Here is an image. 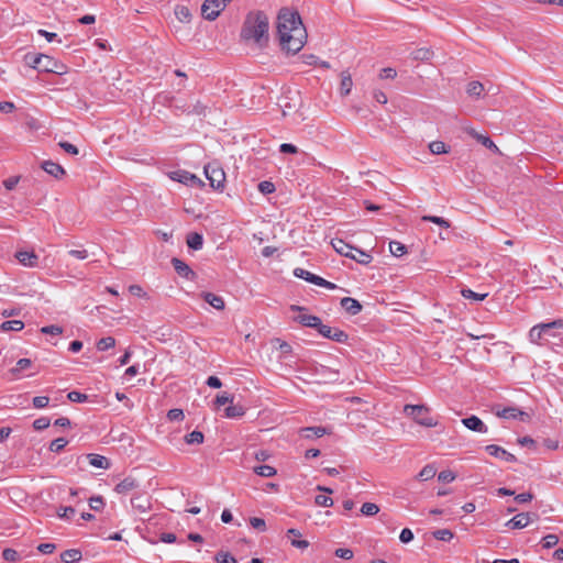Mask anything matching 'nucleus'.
<instances>
[{
	"mask_svg": "<svg viewBox=\"0 0 563 563\" xmlns=\"http://www.w3.org/2000/svg\"><path fill=\"white\" fill-rule=\"evenodd\" d=\"M277 34L282 48L291 54L298 53L303 47L307 38V32L300 15L288 9H282L278 13Z\"/></svg>",
	"mask_w": 563,
	"mask_h": 563,
	"instance_id": "f257e3e1",
	"label": "nucleus"
},
{
	"mask_svg": "<svg viewBox=\"0 0 563 563\" xmlns=\"http://www.w3.org/2000/svg\"><path fill=\"white\" fill-rule=\"evenodd\" d=\"M269 21L263 11H251L246 14L241 29V40L253 42L263 47L268 42Z\"/></svg>",
	"mask_w": 563,
	"mask_h": 563,
	"instance_id": "f03ea898",
	"label": "nucleus"
},
{
	"mask_svg": "<svg viewBox=\"0 0 563 563\" xmlns=\"http://www.w3.org/2000/svg\"><path fill=\"white\" fill-rule=\"evenodd\" d=\"M563 329V320L558 319L547 323L533 325L528 333V339L532 344L543 345L558 336V330Z\"/></svg>",
	"mask_w": 563,
	"mask_h": 563,
	"instance_id": "7ed1b4c3",
	"label": "nucleus"
},
{
	"mask_svg": "<svg viewBox=\"0 0 563 563\" xmlns=\"http://www.w3.org/2000/svg\"><path fill=\"white\" fill-rule=\"evenodd\" d=\"M331 244L335 252L343 256L350 257L362 265H368L373 261V256L369 253L353 247L341 239L332 240Z\"/></svg>",
	"mask_w": 563,
	"mask_h": 563,
	"instance_id": "20e7f679",
	"label": "nucleus"
},
{
	"mask_svg": "<svg viewBox=\"0 0 563 563\" xmlns=\"http://www.w3.org/2000/svg\"><path fill=\"white\" fill-rule=\"evenodd\" d=\"M404 412L420 426L431 428L438 424V421L429 415V408L423 405H406Z\"/></svg>",
	"mask_w": 563,
	"mask_h": 563,
	"instance_id": "39448f33",
	"label": "nucleus"
},
{
	"mask_svg": "<svg viewBox=\"0 0 563 563\" xmlns=\"http://www.w3.org/2000/svg\"><path fill=\"white\" fill-rule=\"evenodd\" d=\"M26 62L32 68L37 69L38 71L58 73L57 62L48 55H27Z\"/></svg>",
	"mask_w": 563,
	"mask_h": 563,
	"instance_id": "423d86ee",
	"label": "nucleus"
},
{
	"mask_svg": "<svg viewBox=\"0 0 563 563\" xmlns=\"http://www.w3.org/2000/svg\"><path fill=\"white\" fill-rule=\"evenodd\" d=\"M205 175L210 186L216 190H223L225 174L217 163H209L205 166Z\"/></svg>",
	"mask_w": 563,
	"mask_h": 563,
	"instance_id": "0eeeda50",
	"label": "nucleus"
},
{
	"mask_svg": "<svg viewBox=\"0 0 563 563\" xmlns=\"http://www.w3.org/2000/svg\"><path fill=\"white\" fill-rule=\"evenodd\" d=\"M225 8V0H205L201 5V15L208 21H214Z\"/></svg>",
	"mask_w": 563,
	"mask_h": 563,
	"instance_id": "6e6552de",
	"label": "nucleus"
},
{
	"mask_svg": "<svg viewBox=\"0 0 563 563\" xmlns=\"http://www.w3.org/2000/svg\"><path fill=\"white\" fill-rule=\"evenodd\" d=\"M317 330L322 336L338 343H345L349 339V335L344 331L336 328L333 329L327 324H323L322 322Z\"/></svg>",
	"mask_w": 563,
	"mask_h": 563,
	"instance_id": "1a4fd4ad",
	"label": "nucleus"
},
{
	"mask_svg": "<svg viewBox=\"0 0 563 563\" xmlns=\"http://www.w3.org/2000/svg\"><path fill=\"white\" fill-rule=\"evenodd\" d=\"M538 518L537 514L521 512L512 517L506 522V526L510 529H522L527 527L531 521Z\"/></svg>",
	"mask_w": 563,
	"mask_h": 563,
	"instance_id": "9d476101",
	"label": "nucleus"
},
{
	"mask_svg": "<svg viewBox=\"0 0 563 563\" xmlns=\"http://www.w3.org/2000/svg\"><path fill=\"white\" fill-rule=\"evenodd\" d=\"M485 451L496 457L500 459L510 463H514L517 461L516 456L511 454L510 452L506 451L504 448L496 445V444H489L485 446Z\"/></svg>",
	"mask_w": 563,
	"mask_h": 563,
	"instance_id": "9b49d317",
	"label": "nucleus"
},
{
	"mask_svg": "<svg viewBox=\"0 0 563 563\" xmlns=\"http://www.w3.org/2000/svg\"><path fill=\"white\" fill-rule=\"evenodd\" d=\"M172 264H173L175 272L179 276H181L186 279H189V280L195 279L196 273L184 261L174 257L172 260Z\"/></svg>",
	"mask_w": 563,
	"mask_h": 563,
	"instance_id": "f8f14e48",
	"label": "nucleus"
},
{
	"mask_svg": "<svg viewBox=\"0 0 563 563\" xmlns=\"http://www.w3.org/2000/svg\"><path fill=\"white\" fill-rule=\"evenodd\" d=\"M286 536L294 548L306 550L309 547V541L301 539L302 534L298 529H288Z\"/></svg>",
	"mask_w": 563,
	"mask_h": 563,
	"instance_id": "ddd939ff",
	"label": "nucleus"
},
{
	"mask_svg": "<svg viewBox=\"0 0 563 563\" xmlns=\"http://www.w3.org/2000/svg\"><path fill=\"white\" fill-rule=\"evenodd\" d=\"M41 167L44 172H46L48 175L53 176L56 179H60L65 174V169L57 163L53 161H44L41 164Z\"/></svg>",
	"mask_w": 563,
	"mask_h": 563,
	"instance_id": "4468645a",
	"label": "nucleus"
},
{
	"mask_svg": "<svg viewBox=\"0 0 563 563\" xmlns=\"http://www.w3.org/2000/svg\"><path fill=\"white\" fill-rule=\"evenodd\" d=\"M462 423L470 430L476 431L479 433H486L487 427L486 424L477 417V416H471L467 418L462 419Z\"/></svg>",
	"mask_w": 563,
	"mask_h": 563,
	"instance_id": "2eb2a0df",
	"label": "nucleus"
},
{
	"mask_svg": "<svg viewBox=\"0 0 563 563\" xmlns=\"http://www.w3.org/2000/svg\"><path fill=\"white\" fill-rule=\"evenodd\" d=\"M340 305L351 316H356L362 311V305L351 297L342 298Z\"/></svg>",
	"mask_w": 563,
	"mask_h": 563,
	"instance_id": "dca6fc26",
	"label": "nucleus"
},
{
	"mask_svg": "<svg viewBox=\"0 0 563 563\" xmlns=\"http://www.w3.org/2000/svg\"><path fill=\"white\" fill-rule=\"evenodd\" d=\"M18 261L27 267H35L37 265L38 256L32 251H20L16 253Z\"/></svg>",
	"mask_w": 563,
	"mask_h": 563,
	"instance_id": "f3484780",
	"label": "nucleus"
},
{
	"mask_svg": "<svg viewBox=\"0 0 563 563\" xmlns=\"http://www.w3.org/2000/svg\"><path fill=\"white\" fill-rule=\"evenodd\" d=\"M200 296L201 298H203L206 302H208L211 307H213L217 310H223L225 307L224 300L221 296H218L209 291H202Z\"/></svg>",
	"mask_w": 563,
	"mask_h": 563,
	"instance_id": "a211bd4d",
	"label": "nucleus"
},
{
	"mask_svg": "<svg viewBox=\"0 0 563 563\" xmlns=\"http://www.w3.org/2000/svg\"><path fill=\"white\" fill-rule=\"evenodd\" d=\"M139 486L137 482L132 477H125L122 479L117 486L114 487V490L118 494H128L135 489Z\"/></svg>",
	"mask_w": 563,
	"mask_h": 563,
	"instance_id": "6ab92c4d",
	"label": "nucleus"
},
{
	"mask_svg": "<svg viewBox=\"0 0 563 563\" xmlns=\"http://www.w3.org/2000/svg\"><path fill=\"white\" fill-rule=\"evenodd\" d=\"M296 320L305 327L318 329L321 325V319L317 316L300 313Z\"/></svg>",
	"mask_w": 563,
	"mask_h": 563,
	"instance_id": "aec40b11",
	"label": "nucleus"
},
{
	"mask_svg": "<svg viewBox=\"0 0 563 563\" xmlns=\"http://www.w3.org/2000/svg\"><path fill=\"white\" fill-rule=\"evenodd\" d=\"M87 459L89 464L93 467L103 470H108L110 467L109 460L103 455L91 453L87 455Z\"/></svg>",
	"mask_w": 563,
	"mask_h": 563,
	"instance_id": "412c9836",
	"label": "nucleus"
},
{
	"mask_svg": "<svg viewBox=\"0 0 563 563\" xmlns=\"http://www.w3.org/2000/svg\"><path fill=\"white\" fill-rule=\"evenodd\" d=\"M467 133L474 137L475 140H477L479 143H482L485 147L489 148V150H494V151H498V147L496 146V144L492 141V139L487 135H483V134H479L477 133L474 129H467L466 130Z\"/></svg>",
	"mask_w": 563,
	"mask_h": 563,
	"instance_id": "4be33fe9",
	"label": "nucleus"
},
{
	"mask_svg": "<svg viewBox=\"0 0 563 563\" xmlns=\"http://www.w3.org/2000/svg\"><path fill=\"white\" fill-rule=\"evenodd\" d=\"M81 558V551L78 549H69L60 553V560L63 563H77Z\"/></svg>",
	"mask_w": 563,
	"mask_h": 563,
	"instance_id": "5701e85b",
	"label": "nucleus"
},
{
	"mask_svg": "<svg viewBox=\"0 0 563 563\" xmlns=\"http://www.w3.org/2000/svg\"><path fill=\"white\" fill-rule=\"evenodd\" d=\"M174 13L177 20L181 23H189L191 21L192 14L188 7L183 4H177L174 9Z\"/></svg>",
	"mask_w": 563,
	"mask_h": 563,
	"instance_id": "b1692460",
	"label": "nucleus"
},
{
	"mask_svg": "<svg viewBox=\"0 0 563 563\" xmlns=\"http://www.w3.org/2000/svg\"><path fill=\"white\" fill-rule=\"evenodd\" d=\"M327 433L323 427H307L300 430V434L306 439L321 438Z\"/></svg>",
	"mask_w": 563,
	"mask_h": 563,
	"instance_id": "393cba45",
	"label": "nucleus"
},
{
	"mask_svg": "<svg viewBox=\"0 0 563 563\" xmlns=\"http://www.w3.org/2000/svg\"><path fill=\"white\" fill-rule=\"evenodd\" d=\"M294 275L296 277H298V278H302L306 282H309V283H311L313 285H317V286L319 285L320 280H321L320 276L314 275V274H312V273H310V272H308V271H306L303 268H296L294 271Z\"/></svg>",
	"mask_w": 563,
	"mask_h": 563,
	"instance_id": "a878e982",
	"label": "nucleus"
},
{
	"mask_svg": "<svg viewBox=\"0 0 563 563\" xmlns=\"http://www.w3.org/2000/svg\"><path fill=\"white\" fill-rule=\"evenodd\" d=\"M497 415L505 419H518L519 418L520 420H523V416H526V413L523 411H521L515 407L504 408L501 411H498Z\"/></svg>",
	"mask_w": 563,
	"mask_h": 563,
	"instance_id": "bb28decb",
	"label": "nucleus"
},
{
	"mask_svg": "<svg viewBox=\"0 0 563 563\" xmlns=\"http://www.w3.org/2000/svg\"><path fill=\"white\" fill-rule=\"evenodd\" d=\"M187 245L189 249H192L195 251L202 249V245H203L202 235L197 232H192V233L188 234Z\"/></svg>",
	"mask_w": 563,
	"mask_h": 563,
	"instance_id": "cd10ccee",
	"label": "nucleus"
},
{
	"mask_svg": "<svg viewBox=\"0 0 563 563\" xmlns=\"http://www.w3.org/2000/svg\"><path fill=\"white\" fill-rule=\"evenodd\" d=\"M411 56L416 60L427 62L433 57V52L428 47H421V48L415 49L411 53Z\"/></svg>",
	"mask_w": 563,
	"mask_h": 563,
	"instance_id": "c85d7f7f",
	"label": "nucleus"
},
{
	"mask_svg": "<svg viewBox=\"0 0 563 563\" xmlns=\"http://www.w3.org/2000/svg\"><path fill=\"white\" fill-rule=\"evenodd\" d=\"M32 361L30 358H20L15 366L10 369V373L13 376H19L23 371L29 369L32 366Z\"/></svg>",
	"mask_w": 563,
	"mask_h": 563,
	"instance_id": "c756f323",
	"label": "nucleus"
},
{
	"mask_svg": "<svg viewBox=\"0 0 563 563\" xmlns=\"http://www.w3.org/2000/svg\"><path fill=\"white\" fill-rule=\"evenodd\" d=\"M353 82L351 75L346 71H343L341 74V85H340V91L343 96H346L351 92Z\"/></svg>",
	"mask_w": 563,
	"mask_h": 563,
	"instance_id": "7c9ffc66",
	"label": "nucleus"
},
{
	"mask_svg": "<svg viewBox=\"0 0 563 563\" xmlns=\"http://www.w3.org/2000/svg\"><path fill=\"white\" fill-rule=\"evenodd\" d=\"M437 474V468L433 464H427L417 475L419 481H429Z\"/></svg>",
	"mask_w": 563,
	"mask_h": 563,
	"instance_id": "2f4dec72",
	"label": "nucleus"
},
{
	"mask_svg": "<svg viewBox=\"0 0 563 563\" xmlns=\"http://www.w3.org/2000/svg\"><path fill=\"white\" fill-rule=\"evenodd\" d=\"M24 328V322L21 320H9L1 323L0 329L3 332L21 331Z\"/></svg>",
	"mask_w": 563,
	"mask_h": 563,
	"instance_id": "473e14b6",
	"label": "nucleus"
},
{
	"mask_svg": "<svg viewBox=\"0 0 563 563\" xmlns=\"http://www.w3.org/2000/svg\"><path fill=\"white\" fill-rule=\"evenodd\" d=\"M484 91V86L479 81H471L467 85L466 92L472 98H479Z\"/></svg>",
	"mask_w": 563,
	"mask_h": 563,
	"instance_id": "72a5a7b5",
	"label": "nucleus"
},
{
	"mask_svg": "<svg viewBox=\"0 0 563 563\" xmlns=\"http://www.w3.org/2000/svg\"><path fill=\"white\" fill-rule=\"evenodd\" d=\"M245 413V409L241 405H231L228 408H225V417L233 419V418H240Z\"/></svg>",
	"mask_w": 563,
	"mask_h": 563,
	"instance_id": "f704fd0d",
	"label": "nucleus"
},
{
	"mask_svg": "<svg viewBox=\"0 0 563 563\" xmlns=\"http://www.w3.org/2000/svg\"><path fill=\"white\" fill-rule=\"evenodd\" d=\"M170 179L188 185V179H191V173L186 170H175L169 174Z\"/></svg>",
	"mask_w": 563,
	"mask_h": 563,
	"instance_id": "c9c22d12",
	"label": "nucleus"
},
{
	"mask_svg": "<svg viewBox=\"0 0 563 563\" xmlns=\"http://www.w3.org/2000/svg\"><path fill=\"white\" fill-rule=\"evenodd\" d=\"M254 473L262 477H273L277 471L271 465H260L253 468Z\"/></svg>",
	"mask_w": 563,
	"mask_h": 563,
	"instance_id": "e433bc0d",
	"label": "nucleus"
},
{
	"mask_svg": "<svg viewBox=\"0 0 563 563\" xmlns=\"http://www.w3.org/2000/svg\"><path fill=\"white\" fill-rule=\"evenodd\" d=\"M389 251L394 256H402L407 253V246L398 241H391L389 243Z\"/></svg>",
	"mask_w": 563,
	"mask_h": 563,
	"instance_id": "4c0bfd02",
	"label": "nucleus"
},
{
	"mask_svg": "<svg viewBox=\"0 0 563 563\" xmlns=\"http://www.w3.org/2000/svg\"><path fill=\"white\" fill-rule=\"evenodd\" d=\"M429 150L432 154H445L449 152V147L442 141H433L429 144Z\"/></svg>",
	"mask_w": 563,
	"mask_h": 563,
	"instance_id": "58836bf2",
	"label": "nucleus"
},
{
	"mask_svg": "<svg viewBox=\"0 0 563 563\" xmlns=\"http://www.w3.org/2000/svg\"><path fill=\"white\" fill-rule=\"evenodd\" d=\"M98 351H107L115 346V339L112 336L101 338L96 344Z\"/></svg>",
	"mask_w": 563,
	"mask_h": 563,
	"instance_id": "ea45409f",
	"label": "nucleus"
},
{
	"mask_svg": "<svg viewBox=\"0 0 563 563\" xmlns=\"http://www.w3.org/2000/svg\"><path fill=\"white\" fill-rule=\"evenodd\" d=\"M203 433L198 430H194L185 437V441L188 444H200L203 442Z\"/></svg>",
	"mask_w": 563,
	"mask_h": 563,
	"instance_id": "a19ab883",
	"label": "nucleus"
},
{
	"mask_svg": "<svg viewBox=\"0 0 563 563\" xmlns=\"http://www.w3.org/2000/svg\"><path fill=\"white\" fill-rule=\"evenodd\" d=\"M432 534H433L434 539H437L439 541H444V542L451 541L454 537L453 532L449 529H439V530H435Z\"/></svg>",
	"mask_w": 563,
	"mask_h": 563,
	"instance_id": "79ce46f5",
	"label": "nucleus"
},
{
	"mask_svg": "<svg viewBox=\"0 0 563 563\" xmlns=\"http://www.w3.org/2000/svg\"><path fill=\"white\" fill-rule=\"evenodd\" d=\"M461 295L465 299H472V300H475V301H482V300H484L487 297V294H478V292L473 291L470 288L462 289L461 290Z\"/></svg>",
	"mask_w": 563,
	"mask_h": 563,
	"instance_id": "37998d69",
	"label": "nucleus"
},
{
	"mask_svg": "<svg viewBox=\"0 0 563 563\" xmlns=\"http://www.w3.org/2000/svg\"><path fill=\"white\" fill-rule=\"evenodd\" d=\"M422 221H428L438 224L441 228L449 229L450 222L442 217L437 216H423Z\"/></svg>",
	"mask_w": 563,
	"mask_h": 563,
	"instance_id": "c03bdc74",
	"label": "nucleus"
},
{
	"mask_svg": "<svg viewBox=\"0 0 563 563\" xmlns=\"http://www.w3.org/2000/svg\"><path fill=\"white\" fill-rule=\"evenodd\" d=\"M379 507L374 503H364L361 508V512L364 516L371 517L378 514Z\"/></svg>",
	"mask_w": 563,
	"mask_h": 563,
	"instance_id": "a18cd8bd",
	"label": "nucleus"
},
{
	"mask_svg": "<svg viewBox=\"0 0 563 563\" xmlns=\"http://www.w3.org/2000/svg\"><path fill=\"white\" fill-rule=\"evenodd\" d=\"M214 560L217 563H238L236 559L229 552L220 551L216 554Z\"/></svg>",
	"mask_w": 563,
	"mask_h": 563,
	"instance_id": "49530a36",
	"label": "nucleus"
},
{
	"mask_svg": "<svg viewBox=\"0 0 563 563\" xmlns=\"http://www.w3.org/2000/svg\"><path fill=\"white\" fill-rule=\"evenodd\" d=\"M67 443L68 441L65 438H57L51 442L49 451L58 453L67 445Z\"/></svg>",
	"mask_w": 563,
	"mask_h": 563,
	"instance_id": "de8ad7c7",
	"label": "nucleus"
},
{
	"mask_svg": "<svg viewBox=\"0 0 563 563\" xmlns=\"http://www.w3.org/2000/svg\"><path fill=\"white\" fill-rule=\"evenodd\" d=\"M43 334L59 335L63 333V328L56 324L45 325L41 328Z\"/></svg>",
	"mask_w": 563,
	"mask_h": 563,
	"instance_id": "09e8293b",
	"label": "nucleus"
},
{
	"mask_svg": "<svg viewBox=\"0 0 563 563\" xmlns=\"http://www.w3.org/2000/svg\"><path fill=\"white\" fill-rule=\"evenodd\" d=\"M51 420L47 417H41L33 421V428L37 431L45 430L49 427Z\"/></svg>",
	"mask_w": 563,
	"mask_h": 563,
	"instance_id": "8fccbe9b",
	"label": "nucleus"
},
{
	"mask_svg": "<svg viewBox=\"0 0 563 563\" xmlns=\"http://www.w3.org/2000/svg\"><path fill=\"white\" fill-rule=\"evenodd\" d=\"M67 398L73 402H85L88 399L86 394H82L77 390L69 391Z\"/></svg>",
	"mask_w": 563,
	"mask_h": 563,
	"instance_id": "3c124183",
	"label": "nucleus"
},
{
	"mask_svg": "<svg viewBox=\"0 0 563 563\" xmlns=\"http://www.w3.org/2000/svg\"><path fill=\"white\" fill-rule=\"evenodd\" d=\"M258 190L264 195H269L275 191V185L272 181L263 180L258 184Z\"/></svg>",
	"mask_w": 563,
	"mask_h": 563,
	"instance_id": "603ef678",
	"label": "nucleus"
},
{
	"mask_svg": "<svg viewBox=\"0 0 563 563\" xmlns=\"http://www.w3.org/2000/svg\"><path fill=\"white\" fill-rule=\"evenodd\" d=\"M33 407L36 409H43L48 406L49 398L46 396H36L32 400Z\"/></svg>",
	"mask_w": 563,
	"mask_h": 563,
	"instance_id": "864d4df0",
	"label": "nucleus"
},
{
	"mask_svg": "<svg viewBox=\"0 0 563 563\" xmlns=\"http://www.w3.org/2000/svg\"><path fill=\"white\" fill-rule=\"evenodd\" d=\"M559 542V538L556 534H548L542 539V545L545 549H551L555 547Z\"/></svg>",
	"mask_w": 563,
	"mask_h": 563,
	"instance_id": "5fc2aeb1",
	"label": "nucleus"
},
{
	"mask_svg": "<svg viewBox=\"0 0 563 563\" xmlns=\"http://www.w3.org/2000/svg\"><path fill=\"white\" fill-rule=\"evenodd\" d=\"M455 478H456L455 474L450 470L442 471L438 475V479L442 483H451Z\"/></svg>",
	"mask_w": 563,
	"mask_h": 563,
	"instance_id": "6e6d98bb",
	"label": "nucleus"
},
{
	"mask_svg": "<svg viewBox=\"0 0 563 563\" xmlns=\"http://www.w3.org/2000/svg\"><path fill=\"white\" fill-rule=\"evenodd\" d=\"M89 506L92 510H100L104 506L103 498L101 496H93L89 499Z\"/></svg>",
	"mask_w": 563,
	"mask_h": 563,
	"instance_id": "4d7b16f0",
	"label": "nucleus"
},
{
	"mask_svg": "<svg viewBox=\"0 0 563 563\" xmlns=\"http://www.w3.org/2000/svg\"><path fill=\"white\" fill-rule=\"evenodd\" d=\"M233 401V397L230 396L228 393H222V394H219L217 395L216 397V400H214V404L218 406V407H221L228 402H232Z\"/></svg>",
	"mask_w": 563,
	"mask_h": 563,
	"instance_id": "13d9d810",
	"label": "nucleus"
},
{
	"mask_svg": "<svg viewBox=\"0 0 563 563\" xmlns=\"http://www.w3.org/2000/svg\"><path fill=\"white\" fill-rule=\"evenodd\" d=\"M314 503L321 507H331L333 505L332 498L325 495L316 496Z\"/></svg>",
	"mask_w": 563,
	"mask_h": 563,
	"instance_id": "bf43d9fd",
	"label": "nucleus"
},
{
	"mask_svg": "<svg viewBox=\"0 0 563 563\" xmlns=\"http://www.w3.org/2000/svg\"><path fill=\"white\" fill-rule=\"evenodd\" d=\"M167 418L170 421H180V420L184 419V411L181 409H178V408L170 409L167 412Z\"/></svg>",
	"mask_w": 563,
	"mask_h": 563,
	"instance_id": "052dcab7",
	"label": "nucleus"
},
{
	"mask_svg": "<svg viewBox=\"0 0 563 563\" xmlns=\"http://www.w3.org/2000/svg\"><path fill=\"white\" fill-rule=\"evenodd\" d=\"M2 556L8 562H14L19 560V553L14 549H4L2 552Z\"/></svg>",
	"mask_w": 563,
	"mask_h": 563,
	"instance_id": "680f3d73",
	"label": "nucleus"
},
{
	"mask_svg": "<svg viewBox=\"0 0 563 563\" xmlns=\"http://www.w3.org/2000/svg\"><path fill=\"white\" fill-rule=\"evenodd\" d=\"M250 525L252 526V528L254 529H257V530H261V531H265L266 530V523H265V520L262 519V518H258V517H252L250 519Z\"/></svg>",
	"mask_w": 563,
	"mask_h": 563,
	"instance_id": "e2e57ef3",
	"label": "nucleus"
},
{
	"mask_svg": "<svg viewBox=\"0 0 563 563\" xmlns=\"http://www.w3.org/2000/svg\"><path fill=\"white\" fill-rule=\"evenodd\" d=\"M335 556L343 559V560H351L353 558V551L345 548H339L334 552Z\"/></svg>",
	"mask_w": 563,
	"mask_h": 563,
	"instance_id": "0e129e2a",
	"label": "nucleus"
},
{
	"mask_svg": "<svg viewBox=\"0 0 563 563\" xmlns=\"http://www.w3.org/2000/svg\"><path fill=\"white\" fill-rule=\"evenodd\" d=\"M57 515L62 519H69L75 515V509L73 507H60L57 511Z\"/></svg>",
	"mask_w": 563,
	"mask_h": 563,
	"instance_id": "69168bd1",
	"label": "nucleus"
},
{
	"mask_svg": "<svg viewBox=\"0 0 563 563\" xmlns=\"http://www.w3.org/2000/svg\"><path fill=\"white\" fill-rule=\"evenodd\" d=\"M412 539H413V533L409 528H405L401 530V532L399 534V540L402 543H409L410 541H412Z\"/></svg>",
	"mask_w": 563,
	"mask_h": 563,
	"instance_id": "338daca9",
	"label": "nucleus"
},
{
	"mask_svg": "<svg viewBox=\"0 0 563 563\" xmlns=\"http://www.w3.org/2000/svg\"><path fill=\"white\" fill-rule=\"evenodd\" d=\"M397 75V71L396 69L391 68V67H386V68H383L379 73V77L382 79H393L395 78Z\"/></svg>",
	"mask_w": 563,
	"mask_h": 563,
	"instance_id": "774afa93",
	"label": "nucleus"
}]
</instances>
